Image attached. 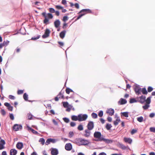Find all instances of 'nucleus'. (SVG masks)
<instances>
[{"label": "nucleus", "instance_id": "nucleus-51", "mask_svg": "<svg viewBox=\"0 0 155 155\" xmlns=\"http://www.w3.org/2000/svg\"><path fill=\"white\" fill-rule=\"evenodd\" d=\"M1 113L2 115L5 116L6 114V112L4 109H2L1 110Z\"/></svg>", "mask_w": 155, "mask_h": 155}, {"label": "nucleus", "instance_id": "nucleus-49", "mask_svg": "<svg viewBox=\"0 0 155 155\" xmlns=\"http://www.w3.org/2000/svg\"><path fill=\"white\" fill-rule=\"evenodd\" d=\"M137 131V130L136 129H133L131 131L130 133L131 134H133L136 133Z\"/></svg>", "mask_w": 155, "mask_h": 155}, {"label": "nucleus", "instance_id": "nucleus-60", "mask_svg": "<svg viewBox=\"0 0 155 155\" xmlns=\"http://www.w3.org/2000/svg\"><path fill=\"white\" fill-rule=\"evenodd\" d=\"M32 116L33 115L31 114H28V119L31 120L32 118Z\"/></svg>", "mask_w": 155, "mask_h": 155}, {"label": "nucleus", "instance_id": "nucleus-36", "mask_svg": "<svg viewBox=\"0 0 155 155\" xmlns=\"http://www.w3.org/2000/svg\"><path fill=\"white\" fill-rule=\"evenodd\" d=\"M45 140L43 138H40L39 140V141L41 142V143L42 145H43L45 144Z\"/></svg>", "mask_w": 155, "mask_h": 155}, {"label": "nucleus", "instance_id": "nucleus-39", "mask_svg": "<svg viewBox=\"0 0 155 155\" xmlns=\"http://www.w3.org/2000/svg\"><path fill=\"white\" fill-rule=\"evenodd\" d=\"M48 21L49 20L47 18V17H46L45 18L44 20L43 21V22L45 24L47 25V24L49 23H48Z\"/></svg>", "mask_w": 155, "mask_h": 155}, {"label": "nucleus", "instance_id": "nucleus-41", "mask_svg": "<svg viewBox=\"0 0 155 155\" xmlns=\"http://www.w3.org/2000/svg\"><path fill=\"white\" fill-rule=\"evenodd\" d=\"M103 115V112L102 110H100L98 113V115L99 117H101Z\"/></svg>", "mask_w": 155, "mask_h": 155}, {"label": "nucleus", "instance_id": "nucleus-38", "mask_svg": "<svg viewBox=\"0 0 155 155\" xmlns=\"http://www.w3.org/2000/svg\"><path fill=\"white\" fill-rule=\"evenodd\" d=\"M78 130L81 131L83 130V127L82 125L80 124L79 125L78 127Z\"/></svg>", "mask_w": 155, "mask_h": 155}, {"label": "nucleus", "instance_id": "nucleus-11", "mask_svg": "<svg viewBox=\"0 0 155 155\" xmlns=\"http://www.w3.org/2000/svg\"><path fill=\"white\" fill-rule=\"evenodd\" d=\"M106 113H107L109 114L111 116L114 114V109L111 108H110L107 110Z\"/></svg>", "mask_w": 155, "mask_h": 155}, {"label": "nucleus", "instance_id": "nucleus-56", "mask_svg": "<svg viewBox=\"0 0 155 155\" xmlns=\"http://www.w3.org/2000/svg\"><path fill=\"white\" fill-rule=\"evenodd\" d=\"M23 91L22 90H18L17 91V94H23Z\"/></svg>", "mask_w": 155, "mask_h": 155}, {"label": "nucleus", "instance_id": "nucleus-46", "mask_svg": "<svg viewBox=\"0 0 155 155\" xmlns=\"http://www.w3.org/2000/svg\"><path fill=\"white\" fill-rule=\"evenodd\" d=\"M50 140L51 143H56V142L57 141V140L54 139H52L51 138H50Z\"/></svg>", "mask_w": 155, "mask_h": 155}, {"label": "nucleus", "instance_id": "nucleus-55", "mask_svg": "<svg viewBox=\"0 0 155 155\" xmlns=\"http://www.w3.org/2000/svg\"><path fill=\"white\" fill-rule=\"evenodd\" d=\"M150 131L151 132H155V127H151L150 128Z\"/></svg>", "mask_w": 155, "mask_h": 155}, {"label": "nucleus", "instance_id": "nucleus-33", "mask_svg": "<svg viewBox=\"0 0 155 155\" xmlns=\"http://www.w3.org/2000/svg\"><path fill=\"white\" fill-rule=\"evenodd\" d=\"M143 117L140 116L137 118V120L140 122H142L143 121Z\"/></svg>", "mask_w": 155, "mask_h": 155}, {"label": "nucleus", "instance_id": "nucleus-23", "mask_svg": "<svg viewBox=\"0 0 155 155\" xmlns=\"http://www.w3.org/2000/svg\"><path fill=\"white\" fill-rule=\"evenodd\" d=\"M119 145H120V148H121V149L125 150L127 149L129 147L128 146H124V144L121 143H119Z\"/></svg>", "mask_w": 155, "mask_h": 155}, {"label": "nucleus", "instance_id": "nucleus-12", "mask_svg": "<svg viewBox=\"0 0 155 155\" xmlns=\"http://www.w3.org/2000/svg\"><path fill=\"white\" fill-rule=\"evenodd\" d=\"M101 140H102V141H104L105 143L107 144L112 143L113 142V140H112L106 139L103 137H102Z\"/></svg>", "mask_w": 155, "mask_h": 155}, {"label": "nucleus", "instance_id": "nucleus-35", "mask_svg": "<svg viewBox=\"0 0 155 155\" xmlns=\"http://www.w3.org/2000/svg\"><path fill=\"white\" fill-rule=\"evenodd\" d=\"M91 116L92 118L94 119L97 118V114L96 113L94 112H93L92 113Z\"/></svg>", "mask_w": 155, "mask_h": 155}, {"label": "nucleus", "instance_id": "nucleus-10", "mask_svg": "<svg viewBox=\"0 0 155 155\" xmlns=\"http://www.w3.org/2000/svg\"><path fill=\"white\" fill-rule=\"evenodd\" d=\"M91 10L89 9H84L81 10L78 13H81L83 12V13H91Z\"/></svg>", "mask_w": 155, "mask_h": 155}, {"label": "nucleus", "instance_id": "nucleus-44", "mask_svg": "<svg viewBox=\"0 0 155 155\" xmlns=\"http://www.w3.org/2000/svg\"><path fill=\"white\" fill-rule=\"evenodd\" d=\"M40 37V35H38L36 37H32L31 38V40H36L39 39Z\"/></svg>", "mask_w": 155, "mask_h": 155}, {"label": "nucleus", "instance_id": "nucleus-28", "mask_svg": "<svg viewBox=\"0 0 155 155\" xmlns=\"http://www.w3.org/2000/svg\"><path fill=\"white\" fill-rule=\"evenodd\" d=\"M151 97L150 96L149 97H148L147 99H146V101L145 102H146V103L150 104L151 102Z\"/></svg>", "mask_w": 155, "mask_h": 155}, {"label": "nucleus", "instance_id": "nucleus-31", "mask_svg": "<svg viewBox=\"0 0 155 155\" xmlns=\"http://www.w3.org/2000/svg\"><path fill=\"white\" fill-rule=\"evenodd\" d=\"M63 107L65 108H67L68 107L69 104L67 102H62Z\"/></svg>", "mask_w": 155, "mask_h": 155}, {"label": "nucleus", "instance_id": "nucleus-32", "mask_svg": "<svg viewBox=\"0 0 155 155\" xmlns=\"http://www.w3.org/2000/svg\"><path fill=\"white\" fill-rule=\"evenodd\" d=\"M120 121V119L117 118L115 121H114V124L115 126L117 125L118 123Z\"/></svg>", "mask_w": 155, "mask_h": 155}, {"label": "nucleus", "instance_id": "nucleus-13", "mask_svg": "<svg viewBox=\"0 0 155 155\" xmlns=\"http://www.w3.org/2000/svg\"><path fill=\"white\" fill-rule=\"evenodd\" d=\"M65 149L68 151L70 150L72 148V145L71 143H67L65 145Z\"/></svg>", "mask_w": 155, "mask_h": 155}, {"label": "nucleus", "instance_id": "nucleus-24", "mask_svg": "<svg viewBox=\"0 0 155 155\" xmlns=\"http://www.w3.org/2000/svg\"><path fill=\"white\" fill-rule=\"evenodd\" d=\"M28 130L31 131L34 134H38V132L35 131L34 129L30 127L29 126L28 127Z\"/></svg>", "mask_w": 155, "mask_h": 155}, {"label": "nucleus", "instance_id": "nucleus-27", "mask_svg": "<svg viewBox=\"0 0 155 155\" xmlns=\"http://www.w3.org/2000/svg\"><path fill=\"white\" fill-rule=\"evenodd\" d=\"M141 92L143 94H147L148 93L145 87L141 88Z\"/></svg>", "mask_w": 155, "mask_h": 155}, {"label": "nucleus", "instance_id": "nucleus-16", "mask_svg": "<svg viewBox=\"0 0 155 155\" xmlns=\"http://www.w3.org/2000/svg\"><path fill=\"white\" fill-rule=\"evenodd\" d=\"M91 130H89L88 129H86L85 130V134H84V136L86 137H89L91 133Z\"/></svg>", "mask_w": 155, "mask_h": 155}, {"label": "nucleus", "instance_id": "nucleus-17", "mask_svg": "<svg viewBox=\"0 0 155 155\" xmlns=\"http://www.w3.org/2000/svg\"><path fill=\"white\" fill-rule=\"evenodd\" d=\"M17 151L15 149H11L10 151V155H16Z\"/></svg>", "mask_w": 155, "mask_h": 155}, {"label": "nucleus", "instance_id": "nucleus-20", "mask_svg": "<svg viewBox=\"0 0 155 155\" xmlns=\"http://www.w3.org/2000/svg\"><path fill=\"white\" fill-rule=\"evenodd\" d=\"M23 97L25 101H28L30 102H32L33 101L30 100H28V95L26 93H25L24 94Z\"/></svg>", "mask_w": 155, "mask_h": 155}, {"label": "nucleus", "instance_id": "nucleus-29", "mask_svg": "<svg viewBox=\"0 0 155 155\" xmlns=\"http://www.w3.org/2000/svg\"><path fill=\"white\" fill-rule=\"evenodd\" d=\"M70 92L74 93V91L68 87L66 89V93L67 94H69Z\"/></svg>", "mask_w": 155, "mask_h": 155}, {"label": "nucleus", "instance_id": "nucleus-18", "mask_svg": "<svg viewBox=\"0 0 155 155\" xmlns=\"http://www.w3.org/2000/svg\"><path fill=\"white\" fill-rule=\"evenodd\" d=\"M54 25L56 28H58L60 25V21L59 20L57 19L55 21L54 23Z\"/></svg>", "mask_w": 155, "mask_h": 155}, {"label": "nucleus", "instance_id": "nucleus-25", "mask_svg": "<svg viewBox=\"0 0 155 155\" xmlns=\"http://www.w3.org/2000/svg\"><path fill=\"white\" fill-rule=\"evenodd\" d=\"M121 116H123L125 117H129V112H121Z\"/></svg>", "mask_w": 155, "mask_h": 155}, {"label": "nucleus", "instance_id": "nucleus-34", "mask_svg": "<svg viewBox=\"0 0 155 155\" xmlns=\"http://www.w3.org/2000/svg\"><path fill=\"white\" fill-rule=\"evenodd\" d=\"M150 107L149 104L146 103L142 107L144 110H147Z\"/></svg>", "mask_w": 155, "mask_h": 155}, {"label": "nucleus", "instance_id": "nucleus-22", "mask_svg": "<svg viewBox=\"0 0 155 155\" xmlns=\"http://www.w3.org/2000/svg\"><path fill=\"white\" fill-rule=\"evenodd\" d=\"M71 119L74 121L78 120H79V117H78V116L76 115H72L71 117Z\"/></svg>", "mask_w": 155, "mask_h": 155}, {"label": "nucleus", "instance_id": "nucleus-50", "mask_svg": "<svg viewBox=\"0 0 155 155\" xmlns=\"http://www.w3.org/2000/svg\"><path fill=\"white\" fill-rule=\"evenodd\" d=\"M51 143L50 138L47 139L45 142V144L46 145H48Z\"/></svg>", "mask_w": 155, "mask_h": 155}, {"label": "nucleus", "instance_id": "nucleus-14", "mask_svg": "<svg viewBox=\"0 0 155 155\" xmlns=\"http://www.w3.org/2000/svg\"><path fill=\"white\" fill-rule=\"evenodd\" d=\"M127 103V101L126 99L123 98H121L118 102V104L120 105L124 104Z\"/></svg>", "mask_w": 155, "mask_h": 155}, {"label": "nucleus", "instance_id": "nucleus-61", "mask_svg": "<svg viewBox=\"0 0 155 155\" xmlns=\"http://www.w3.org/2000/svg\"><path fill=\"white\" fill-rule=\"evenodd\" d=\"M8 109L9 110L12 111L13 109V107L10 105L8 107Z\"/></svg>", "mask_w": 155, "mask_h": 155}, {"label": "nucleus", "instance_id": "nucleus-53", "mask_svg": "<svg viewBox=\"0 0 155 155\" xmlns=\"http://www.w3.org/2000/svg\"><path fill=\"white\" fill-rule=\"evenodd\" d=\"M8 97L9 99L12 100H14L15 99V97L14 96L10 95Z\"/></svg>", "mask_w": 155, "mask_h": 155}, {"label": "nucleus", "instance_id": "nucleus-26", "mask_svg": "<svg viewBox=\"0 0 155 155\" xmlns=\"http://www.w3.org/2000/svg\"><path fill=\"white\" fill-rule=\"evenodd\" d=\"M138 102V100H136L135 98H131L130 99L129 102L130 104Z\"/></svg>", "mask_w": 155, "mask_h": 155}, {"label": "nucleus", "instance_id": "nucleus-21", "mask_svg": "<svg viewBox=\"0 0 155 155\" xmlns=\"http://www.w3.org/2000/svg\"><path fill=\"white\" fill-rule=\"evenodd\" d=\"M66 33V31L65 30H64L63 31L61 32L59 34L60 37L62 39L63 38L65 37Z\"/></svg>", "mask_w": 155, "mask_h": 155}, {"label": "nucleus", "instance_id": "nucleus-47", "mask_svg": "<svg viewBox=\"0 0 155 155\" xmlns=\"http://www.w3.org/2000/svg\"><path fill=\"white\" fill-rule=\"evenodd\" d=\"M9 117L10 119L12 120H13L14 119V116L12 114H10Z\"/></svg>", "mask_w": 155, "mask_h": 155}, {"label": "nucleus", "instance_id": "nucleus-4", "mask_svg": "<svg viewBox=\"0 0 155 155\" xmlns=\"http://www.w3.org/2000/svg\"><path fill=\"white\" fill-rule=\"evenodd\" d=\"M101 136L102 135L101 133L98 131L95 132L94 134V137L97 138H98L99 139L98 140H95L96 141H97L98 140L101 141L102 140H101V138L102 137H101Z\"/></svg>", "mask_w": 155, "mask_h": 155}, {"label": "nucleus", "instance_id": "nucleus-59", "mask_svg": "<svg viewBox=\"0 0 155 155\" xmlns=\"http://www.w3.org/2000/svg\"><path fill=\"white\" fill-rule=\"evenodd\" d=\"M52 122L54 125L56 126L58 125V124L57 122L54 119H53L52 120Z\"/></svg>", "mask_w": 155, "mask_h": 155}, {"label": "nucleus", "instance_id": "nucleus-19", "mask_svg": "<svg viewBox=\"0 0 155 155\" xmlns=\"http://www.w3.org/2000/svg\"><path fill=\"white\" fill-rule=\"evenodd\" d=\"M124 141L126 143H127L130 144L132 142V140L130 138L124 137Z\"/></svg>", "mask_w": 155, "mask_h": 155}, {"label": "nucleus", "instance_id": "nucleus-58", "mask_svg": "<svg viewBox=\"0 0 155 155\" xmlns=\"http://www.w3.org/2000/svg\"><path fill=\"white\" fill-rule=\"evenodd\" d=\"M70 125L71 127H74L75 126L76 124L75 122H71Z\"/></svg>", "mask_w": 155, "mask_h": 155}, {"label": "nucleus", "instance_id": "nucleus-15", "mask_svg": "<svg viewBox=\"0 0 155 155\" xmlns=\"http://www.w3.org/2000/svg\"><path fill=\"white\" fill-rule=\"evenodd\" d=\"M16 147L18 149L21 150L23 147V143L22 142H18L16 144Z\"/></svg>", "mask_w": 155, "mask_h": 155}, {"label": "nucleus", "instance_id": "nucleus-1", "mask_svg": "<svg viewBox=\"0 0 155 155\" xmlns=\"http://www.w3.org/2000/svg\"><path fill=\"white\" fill-rule=\"evenodd\" d=\"M77 145L79 146L86 145L90 143L89 140L82 138H79L76 141Z\"/></svg>", "mask_w": 155, "mask_h": 155}, {"label": "nucleus", "instance_id": "nucleus-5", "mask_svg": "<svg viewBox=\"0 0 155 155\" xmlns=\"http://www.w3.org/2000/svg\"><path fill=\"white\" fill-rule=\"evenodd\" d=\"M78 117H79V121H85L87 118L88 115L86 114H78Z\"/></svg>", "mask_w": 155, "mask_h": 155}, {"label": "nucleus", "instance_id": "nucleus-37", "mask_svg": "<svg viewBox=\"0 0 155 155\" xmlns=\"http://www.w3.org/2000/svg\"><path fill=\"white\" fill-rule=\"evenodd\" d=\"M9 43V41L8 40H6V41H4L3 43L5 46H6L8 45Z\"/></svg>", "mask_w": 155, "mask_h": 155}, {"label": "nucleus", "instance_id": "nucleus-2", "mask_svg": "<svg viewBox=\"0 0 155 155\" xmlns=\"http://www.w3.org/2000/svg\"><path fill=\"white\" fill-rule=\"evenodd\" d=\"M141 89L139 85L136 84L134 85V90L137 95H139L141 94Z\"/></svg>", "mask_w": 155, "mask_h": 155}, {"label": "nucleus", "instance_id": "nucleus-48", "mask_svg": "<svg viewBox=\"0 0 155 155\" xmlns=\"http://www.w3.org/2000/svg\"><path fill=\"white\" fill-rule=\"evenodd\" d=\"M153 88L149 86L148 87L147 91L148 92H150L153 90Z\"/></svg>", "mask_w": 155, "mask_h": 155}, {"label": "nucleus", "instance_id": "nucleus-52", "mask_svg": "<svg viewBox=\"0 0 155 155\" xmlns=\"http://www.w3.org/2000/svg\"><path fill=\"white\" fill-rule=\"evenodd\" d=\"M0 144H1L4 145L5 144V142L4 140L1 139L0 141Z\"/></svg>", "mask_w": 155, "mask_h": 155}, {"label": "nucleus", "instance_id": "nucleus-42", "mask_svg": "<svg viewBox=\"0 0 155 155\" xmlns=\"http://www.w3.org/2000/svg\"><path fill=\"white\" fill-rule=\"evenodd\" d=\"M49 9V11L51 13H54L55 12L54 9L53 8H50Z\"/></svg>", "mask_w": 155, "mask_h": 155}, {"label": "nucleus", "instance_id": "nucleus-9", "mask_svg": "<svg viewBox=\"0 0 155 155\" xmlns=\"http://www.w3.org/2000/svg\"><path fill=\"white\" fill-rule=\"evenodd\" d=\"M51 150L52 155H57L58 154V150L56 148H52Z\"/></svg>", "mask_w": 155, "mask_h": 155}, {"label": "nucleus", "instance_id": "nucleus-40", "mask_svg": "<svg viewBox=\"0 0 155 155\" xmlns=\"http://www.w3.org/2000/svg\"><path fill=\"white\" fill-rule=\"evenodd\" d=\"M63 120L66 123H68L69 122V118L67 117H64L63 118Z\"/></svg>", "mask_w": 155, "mask_h": 155}, {"label": "nucleus", "instance_id": "nucleus-30", "mask_svg": "<svg viewBox=\"0 0 155 155\" xmlns=\"http://www.w3.org/2000/svg\"><path fill=\"white\" fill-rule=\"evenodd\" d=\"M112 127V126L111 124L108 123L106 124L105 127L106 129L108 130H110Z\"/></svg>", "mask_w": 155, "mask_h": 155}, {"label": "nucleus", "instance_id": "nucleus-64", "mask_svg": "<svg viewBox=\"0 0 155 155\" xmlns=\"http://www.w3.org/2000/svg\"><path fill=\"white\" fill-rule=\"evenodd\" d=\"M74 5L76 8H77V9H78L79 8V4L78 3H75L74 4Z\"/></svg>", "mask_w": 155, "mask_h": 155}, {"label": "nucleus", "instance_id": "nucleus-57", "mask_svg": "<svg viewBox=\"0 0 155 155\" xmlns=\"http://www.w3.org/2000/svg\"><path fill=\"white\" fill-rule=\"evenodd\" d=\"M68 17L67 16H65L63 17V20L64 21H66L68 20Z\"/></svg>", "mask_w": 155, "mask_h": 155}, {"label": "nucleus", "instance_id": "nucleus-62", "mask_svg": "<svg viewBox=\"0 0 155 155\" xmlns=\"http://www.w3.org/2000/svg\"><path fill=\"white\" fill-rule=\"evenodd\" d=\"M56 7L57 9H61L63 8V7L58 5H56Z\"/></svg>", "mask_w": 155, "mask_h": 155}, {"label": "nucleus", "instance_id": "nucleus-45", "mask_svg": "<svg viewBox=\"0 0 155 155\" xmlns=\"http://www.w3.org/2000/svg\"><path fill=\"white\" fill-rule=\"evenodd\" d=\"M47 15L49 18L51 19L53 18V16L51 13H48Z\"/></svg>", "mask_w": 155, "mask_h": 155}, {"label": "nucleus", "instance_id": "nucleus-8", "mask_svg": "<svg viewBox=\"0 0 155 155\" xmlns=\"http://www.w3.org/2000/svg\"><path fill=\"white\" fill-rule=\"evenodd\" d=\"M87 129L89 130H92L94 127V122L92 121H90L87 126Z\"/></svg>", "mask_w": 155, "mask_h": 155}, {"label": "nucleus", "instance_id": "nucleus-54", "mask_svg": "<svg viewBox=\"0 0 155 155\" xmlns=\"http://www.w3.org/2000/svg\"><path fill=\"white\" fill-rule=\"evenodd\" d=\"M74 135V133L73 132L70 131L69 133V137H71Z\"/></svg>", "mask_w": 155, "mask_h": 155}, {"label": "nucleus", "instance_id": "nucleus-7", "mask_svg": "<svg viewBox=\"0 0 155 155\" xmlns=\"http://www.w3.org/2000/svg\"><path fill=\"white\" fill-rule=\"evenodd\" d=\"M22 127L21 125H18V124H15L14 125L13 127V129L15 131H17L19 130L22 129Z\"/></svg>", "mask_w": 155, "mask_h": 155}, {"label": "nucleus", "instance_id": "nucleus-3", "mask_svg": "<svg viewBox=\"0 0 155 155\" xmlns=\"http://www.w3.org/2000/svg\"><path fill=\"white\" fill-rule=\"evenodd\" d=\"M136 99L138 100V102L141 104H143L145 103L146 101V97L145 95H142L140 97H137Z\"/></svg>", "mask_w": 155, "mask_h": 155}, {"label": "nucleus", "instance_id": "nucleus-63", "mask_svg": "<svg viewBox=\"0 0 155 155\" xmlns=\"http://www.w3.org/2000/svg\"><path fill=\"white\" fill-rule=\"evenodd\" d=\"M155 115V114L154 113H152L150 114L149 117L151 118L153 117Z\"/></svg>", "mask_w": 155, "mask_h": 155}, {"label": "nucleus", "instance_id": "nucleus-6", "mask_svg": "<svg viewBox=\"0 0 155 155\" xmlns=\"http://www.w3.org/2000/svg\"><path fill=\"white\" fill-rule=\"evenodd\" d=\"M50 31L49 29L47 28L45 30L44 34L42 36L43 38H45L48 37L49 36Z\"/></svg>", "mask_w": 155, "mask_h": 155}, {"label": "nucleus", "instance_id": "nucleus-43", "mask_svg": "<svg viewBox=\"0 0 155 155\" xmlns=\"http://www.w3.org/2000/svg\"><path fill=\"white\" fill-rule=\"evenodd\" d=\"M58 96H59V98H60L61 97V98H62V99L64 98V95H63V94H62L61 93V91L59 93V94L58 95Z\"/></svg>", "mask_w": 155, "mask_h": 155}]
</instances>
